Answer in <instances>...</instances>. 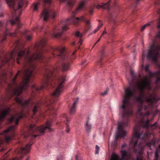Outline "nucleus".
<instances>
[{
    "label": "nucleus",
    "instance_id": "nucleus-25",
    "mask_svg": "<svg viewBox=\"0 0 160 160\" xmlns=\"http://www.w3.org/2000/svg\"><path fill=\"white\" fill-rule=\"evenodd\" d=\"M22 118V116L21 115H20L18 118H17V116H13L9 120V121L11 122H12L14 120H15V124L17 125L18 124L19 119Z\"/></svg>",
    "mask_w": 160,
    "mask_h": 160
},
{
    "label": "nucleus",
    "instance_id": "nucleus-7",
    "mask_svg": "<svg viewBox=\"0 0 160 160\" xmlns=\"http://www.w3.org/2000/svg\"><path fill=\"white\" fill-rule=\"evenodd\" d=\"M52 74V69H48L46 70L45 76V78L43 80L42 86L40 89L43 88L44 87H47L48 85L51 84V78Z\"/></svg>",
    "mask_w": 160,
    "mask_h": 160
},
{
    "label": "nucleus",
    "instance_id": "nucleus-15",
    "mask_svg": "<svg viewBox=\"0 0 160 160\" xmlns=\"http://www.w3.org/2000/svg\"><path fill=\"white\" fill-rule=\"evenodd\" d=\"M22 71L18 70L13 78L11 80L10 83L8 86V88H11L16 87L17 86L16 79L19 74L21 73Z\"/></svg>",
    "mask_w": 160,
    "mask_h": 160
},
{
    "label": "nucleus",
    "instance_id": "nucleus-52",
    "mask_svg": "<svg viewBox=\"0 0 160 160\" xmlns=\"http://www.w3.org/2000/svg\"><path fill=\"white\" fill-rule=\"evenodd\" d=\"M128 124V121L127 120L125 121V122L124 123H123V126H125L126 125Z\"/></svg>",
    "mask_w": 160,
    "mask_h": 160
},
{
    "label": "nucleus",
    "instance_id": "nucleus-6",
    "mask_svg": "<svg viewBox=\"0 0 160 160\" xmlns=\"http://www.w3.org/2000/svg\"><path fill=\"white\" fill-rule=\"evenodd\" d=\"M142 132L140 133L138 129L135 127L133 129V136L131 139L130 143H133L134 151L135 152H137V150L135 149L137 145V142L138 139L140 138L142 134Z\"/></svg>",
    "mask_w": 160,
    "mask_h": 160
},
{
    "label": "nucleus",
    "instance_id": "nucleus-61",
    "mask_svg": "<svg viewBox=\"0 0 160 160\" xmlns=\"http://www.w3.org/2000/svg\"><path fill=\"white\" fill-rule=\"evenodd\" d=\"M101 37H100V38L98 39V40H97V42H98L101 39Z\"/></svg>",
    "mask_w": 160,
    "mask_h": 160
},
{
    "label": "nucleus",
    "instance_id": "nucleus-41",
    "mask_svg": "<svg viewBox=\"0 0 160 160\" xmlns=\"http://www.w3.org/2000/svg\"><path fill=\"white\" fill-rule=\"evenodd\" d=\"M99 148L98 147L97 145H96V150L95 152L96 154H98V153L99 150Z\"/></svg>",
    "mask_w": 160,
    "mask_h": 160
},
{
    "label": "nucleus",
    "instance_id": "nucleus-64",
    "mask_svg": "<svg viewBox=\"0 0 160 160\" xmlns=\"http://www.w3.org/2000/svg\"><path fill=\"white\" fill-rule=\"evenodd\" d=\"M26 160H29V157L27 158Z\"/></svg>",
    "mask_w": 160,
    "mask_h": 160
},
{
    "label": "nucleus",
    "instance_id": "nucleus-23",
    "mask_svg": "<svg viewBox=\"0 0 160 160\" xmlns=\"http://www.w3.org/2000/svg\"><path fill=\"white\" fill-rule=\"evenodd\" d=\"M87 2V0H82L80 3L78 8H77L76 11H78L81 10L84 8Z\"/></svg>",
    "mask_w": 160,
    "mask_h": 160
},
{
    "label": "nucleus",
    "instance_id": "nucleus-4",
    "mask_svg": "<svg viewBox=\"0 0 160 160\" xmlns=\"http://www.w3.org/2000/svg\"><path fill=\"white\" fill-rule=\"evenodd\" d=\"M125 95L123 101V104L122 108L124 109L128 107L130 104V97L132 96L135 92V88H128L125 90Z\"/></svg>",
    "mask_w": 160,
    "mask_h": 160
},
{
    "label": "nucleus",
    "instance_id": "nucleus-43",
    "mask_svg": "<svg viewBox=\"0 0 160 160\" xmlns=\"http://www.w3.org/2000/svg\"><path fill=\"white\" fill-rule=\"evenodd\" d=\"M149 65H146L145 66V69L146 71H148L149 70Z\"/></svg>",
    "mask_w": 160,
    "mask_h": 160
},
{
    "label": "nucleus",
    "instance_id": "nucleus-19",
    "mask_svg": "<svg viewBox=\"0 0 160 160\" xmlns=\"http://www.w3.org/2000/svg\"><path fill=\"white\" fill-rule=\"evenodd\" d=\"M26 51V50L25 49H23L22 50H21L20 48L18 49V54L17 58V62L18 64H19L20 63L19 60L24 54L25 52Z\"/></svg>",
    "mask_w": 160,
    "mask_h": 160
},
{
    "label": "nucleus",
    "instance_id": "nucleus-1",
    "mask_svg": "<svg viewBox=\"0 0 160 160\" xmlns=\"http://www.w3.org/2000/svg\"><path fill=\"white\" fill-rule=\"evenodd\" d=\"M152 76L151 72L146 76H144L142 79L138 80L136 83L138 89L140 92V96L136 98L137 100L140 102L137 113V116H141L142 113L141 112L142 108V104L144 102L148 103L151 105H153V103L156 102L159 100V98L156 96H151V98H147L144 100L145 97L143 94V91L145 89H150V78Z\"/></svg>",
    "mask_w": 160,
    "mask_h": 160
},
{
    "label": "nucleus",
    "instance_id": "nucleus-2",
    "mask_svg": "<svg viewBox=\"0 0 160 160\" xmlns=\"http://www.w3.org/2000/svg\"><path fill=\"white\" fill-rule=\"evenodd\" d=\"M41 56V54L38 52L32 55L31 57L27 56L26 59L28 62L27 66L29 68L28 69H26L24 72V77L22 82L19 88H16L13 91L14 94L17 96L21 94L22 90L28 87V84L30 78L32 76V72L34 67V63L32 61L35 59L40 58Z\"/></svg>",
    "mask_w": 160,
    "mask_h": 160
},
{
    "label": "nucleus",
    "instance_id": "nucleus-13",
    "mask_svg": "<svg viewBox=\"0 0 160 160\" xmlns=\"http://www.w3.org/2000/svg\"><path fill=\"white\" fill-rule=\"evenodd\" d=\"M122 153V160H126L127 152L125 151L122 150L121 151ZM111 160H120L118 155L113 153L112 154Z\"/></svg>",
    "mask_w": 160,
    "mask_h": 160
},
{
    "label": "nucleus",
    "instance_id": "nucleus-62",
    "mask_svg": "<svg viewBox=\"0 0 160 160\" xmlns=\"http://www.w3.org/2000/svg\"><path fill=\"white\" fill-rule=\"evenodd\" d=\"M86 62V60H85L83 61L82 63H81V65H82L83 63H84Z\"/></svg>",
    "mask_w": 160,
    "mask_h": 160
},
{
    "label": "nucleus",
    "instance_id": "nucleus-42",
    "mask_svg": "<svg viewBox=\"0 0 160 160\" xmlns=\"http://www.w3.org/2000/svg\"><path fill=\"white\" fill-rule=\"evenodd\" d=\"M91 126H89L88 125V123L87 122L86 123V129L88 131L90 128Z\"/></svg>",
    "mask_w": 160,
    "mask_h": 160
},
{
    "label": "nucleus",
    "instance_id": "nucleus-58",
    "mask_svg": "<svg viewBox=\"0 0 160 160\" xmlns=\"http://www.w3.org/2000/svg\"><path fill=\"white\" fill-rule=\"evenodd\" d=\"M157 36L158 37H160V32L158 33L157 35Z\"/></svg>",
    "mask_w": 160,
    "mask_h": 160
},
{
    "label": "nucleus",
    "instance_id": "nucleus-18",
    "mask_svg": "<svg viewBox=\"0 0 160 160\" xmlns=\"http://www.w3.org/2000/svg\"><path fill=\"white\" fill-rule=\"evenodd\" d=\"M111 1L109 0L108 2L107 3H102L101 4L97 5L96 7L97 9H99L100 8L105 9H108L109 8V7L110 5V3Z\"/></svg>",
    "mask_w": 160,
    "mask_h": 160
},
{
    "label": "nucleus",
    "instance_id": "nucleus-59",
    "mask_svg": "<svg viewBox=\"0 0 160 160\" xmlns=\"http://www.w3.org/2000/svg\"><path fill=\"white\" fill-rule=\"evenodd\" d=\"M131 75L132 77H133V72L132 70H131Z\"/></svg>",
    "mask_w": 160,
    "mask_h": 160
},
{
    "label": "nucleus",
    "instance_id": "nucleus-57",
    "mask_svg": "<svg viewBox=\"0 0 160 160\" xmlns=\"http://www.w3.org/2000/svg\"><path fill=\"white\" fill-rule=\"evenodd\" d=\"M82 40H80L78 42L79 43H80V45H81L82 44Z\"/></svg>",
    "mask_w": 160,
    "mask_h": 160
},
{
    "label": "nucleus",
    "instance_id": "nucleus-11",
    "mask_svg": "<svg viewBox=\"0 0 160 160\" xmlns=\"http://www.w3.org/2000/svg\"><path fill=\"white\" fill-rule=\"evenodd\" d=\"M51 124V121H48L46 122V126L44 127L42 126H40L37 128L36 131L37 132H39L41 133H44V131L47 129L49 130V131H52V130L51 128H50Z\"/></svg>",
    "mask_w": 160,
    "mask_h": 160
},
{
    "label": "nucleus",
    "instance_id": "nucleus-46",
    "mask_svg": "<svg viewBox=\"0 0 160 160\" xmlns=\"http://www.w3.org/2000/svg\"><path fill=\"white\" fill-rule=\"evenodd\" d=\"M149 115H150L152 117V118H153L154 116L153 115V114H150L149 113H146V114L145 115H144V116H149Z\"/></svg>",
    "mask_w": 160,
    "mask_h": 160
},
{
    "label": "nucleus",
    "instance_id": "nucleus-36",
    "mask_svg": "<svg viewBox=\"0 0 160 160\" xmlns=\"http://www.w3.org/2000/svg\"><path fill=\"white\" fill-rule=\"evenodd\" d=\"M150 25V24L148 23L144 25L141 28V30L142 31L144 30V29L146 27L148 26H149Z\"/></svg>",
    "mask_w": 160,
    "mask_h": 160
},
{
    "label": "nucleus",
    "instance_id": "nucleus-9",
    "mask_svg": "<svg viewBox=\"0 0 160 160\" xmlns=\"http://www.w3.org/2000/svg\"><path fill=\"white\" fill-rule=\"evenodd\" d=\"M17 50V48H16L10 54H6L4 58L1 59V61L2 63V64H0V67H1L6 62H8L10 59H12L13 61L15 60L14 57L17 55L16 52Z\"/></svg>",
    "mask_w": 160,
    "mask_h": 160
},
{
    "label": "nucleus",
    "instance_id": "nucleus-38",
    "mask_svg": "<svg viewBox=\"0 0 160 160\" xmlns=\"http://www.w3.org/2000/svg\"><path fill=\"white\" fill-rule=\"evenodd\" d=\"M83 17H84L83 16H82L80 18H74L73 19V20L74 21H75L76 20H82L83 19Z\"/></svg>",
    "mask_w": 160,
    "mask_h": 160
},
{
    "label": "nucleus",
    "instance_id": "nucleus-34",
    "mask_svg": "<svg viewBox=\"0 0 160 160\" xmlns=\"http://www.w3.org/2000/svg\"><path fill=\"white\" fill-rule=\"evenodd\" d=\"M61 118L62 119V120L63 122L65 121V120H64V119L63 120V119H66L68 121H69L68 118H67V117L66 115H63V116L61 117Z\"/></svg>",
    "mask_w": 160,
    "mask_h": 160
},
{
    "label": "nucleus",
    "instance_id": "nucleus-60",
    "mask_svg": "<svg viewBox=\"0 0 160 160\" xmlns=\"http://www.w3.org/2000/svg\"><path fill=\"white\" fill-rule=\"evenodd\" d=\"M98 31V30H97L96 29H95L93 32V33H96L97 31Z\"/></svg>",
    "mask_w": 160,
    "mask_h": 160
},
{
    "label": "nucleus",
    "instance_id": "nucleus-20",
    "mask_svg": "<svg viewBox=\"0 0 160 160\" xmlns=\"http://www.w3.org/2000/svg\"><path fill=\"white\" fill-rule=\"evenodd\" d=\"M9 108H4L0 112V121L2 120L3 118L9 112Z\"/></svg>",
    "mask_w": 160,
    "mask_h": 160
},
{
    "label": "nucleus",
    "instance_id": "nucleus-56",
    "mask_svg": "<svg viewBox=\"0 0 160 160\" xmlns=\"http://www.w3.org/2000/svg\"><path fill=\"white\" fill-rule=\"evenodd\" d=\"M132 111H131L130 112L128 113H127L128 115H132Z\"/></svg>",
    "mask_w": 160,
    "mask_h": 160
},
{
    "label": "nucleus",
    "instance_id": "nucleus-37",
    "mask_svg": "<svg viewBox=\"0 0 160 160\" xmlns=\"http://www.w3.org/2000/svg\"><path fill=\"white\" fill-rule=\"evenodd\" d=\"M152 128L154 129H155L157 128V123L156 122H155L151 126Z\"/></svg>",
    "mask_w": 160,
    "mask_h": 160
},
{
    "label": "nucleus",
    "instance_id": "nucleus-12",
    "mask_svg": "<svg viewBox=\"0 0 160 160\" xmlns=\"http://www.w3.org/2000/svg\"><path fill=\"white\" fill-rule=\"evenodd\" d=\"M118 133L116 135V138L118 137L123 138L126 135L127 133V132L123 129L122 125L119 123H118Z\"/></svg>",
    "mask_w": 160,
    "mask_h": 160
},
{
    "label": "nucleus",
    "instance_id": "nucleus-44",
    "mask_svg": "<svg viewBox=\"0 0 160 160\" xmlns=\"http://www.w3.org/2000/svg\"><path fill=\"white\" fill-rule=\"evenodd\" d=\"M57 15V12H53L52 16V18H54Z\"/></svg>",
    "mask_w": 160,
    "mask_h": 160
},
{
    "label": "nucleus",
    "instance_id": "nucleus-54",
    "mask_svg": "<svg viewBox=\"0 0 160 160\" xmlns=\"http://www.w3.org/2000/svg\"><path fill=\"white\" fill-rule=\"evenodd\" d=\"M22 156H20V158L19 159L18 158H15L12 159V160H19V159H21V158H22Z\"/></svg>",
    "mask_w": 160,
    "mask_h": 160
},
{
    "label": "nucleus",
    "instance_id": "nucleus-28",
    "mask_svg": "<svg viewBox=\"0 0 160 160\" xmlns=\"http://www.w3.org/2000/svg\"><path fill=\"white\" fill-rule=\"evenodd\" d=\"M70 66L69 63H65L63 64L62 66V69L63 71H66L68 70Z\"/></svg>",
    "mask_w": 160,
    "mask_h": 160
},
{
    "label": "nucleus",
    "instance_id": "nucleus-8",
    "mask_svg": "<svg viewBox=\"0 0 160 160\" xmlns=\"http://www.w3.org/2000/svg\"><path fill=\"white\" fill-rule=\"evenodd\" d=\"M65 80V78L62 77L59 80L58 85L55 91L52 94V95L55 97H59L62 91V90L64 84V82Z\"/></svg>",
    "mask_w": 160,
    "mask_h": 160
},
{
    "label": "nucleus",
    "instance_id": "nucleus-53",
    "mask_svg": "<svg viewBox=\"0 0 160 160\" xmlns=\"http://www.w3.org/2000/svg\"><path fill=\"white\" fill-rule=\"evenodd\" d=\"M160 80V77H158L157 78V80L156 81V82L158 83L159 82V81Z\"/></svg>",
    "mask_w": 160,
    "mask_h": 160
},
{
    "label": "nucleus",
    "instance_id": "nucleus-63",
    "mask_svg": "<svg viewBox=\"0 0 160 160\" xmlns=\"http://www.w3.org/2000/svg\"><path fill=\"white\" fill-rule=\"evenodd\" d=\"M147 108V107L146 106H144V109L145 110H146Z\"/></svg>",
    "mask_w": 160,
    "mask_h": 160
},
{
    "label": "nucleus",
    "instance_id": "nucleus-49",
    "mask_svg": "<svg viewBox=\"0 0 160 160\" xmlns=\"http://www.w3.org/2000/svg\"><path fill=\"white\" fill-rule=\"evenodd\" d=\"M32 38V36H28L27 37V39L28 40H29Z\"/></svg>",
    "mask_w": 160,
    "mask_h": 160
},
{
    "label": "nucleus",
    "instance_id": "nucleus-3",
    "mask_svg": "<svg viewBox=\"0 0 160 160\" xmlns=\"http://www.w3.org/2000/svg\"><path fill=\"white\" fill-rule=\"evenodd\" d=\"M160 53V46L155 47L154 45H152L148 51L147 58L155 62L157 61Z\"/></svg>",
    "mask_w": 160,
    "mask_h": 160
},
{
    "label": "nucleus",
    "instance_id": "nucleus-29",
    "mask_svg": "<svg viewBox=\"0 0 160 160\" xmlns=\"http://www.w3.org/2000/svg\"><path fill=\"white\" fill-rule=\"evenodd\" d=\"M138 152L140 154H141L142 151L145 147L143 144H139L138 145Z\"/></svg>",
    "mask_w": 160,
    "mask_h": 160
},
{
    "label": "nucleus",
    "instance_id": "nucleus-45",
    "mask_svg": "<svg viewBox=\"0 0 160 160\" xmlns=\"http://www.w3.org/2000/svg\"><path fill=\"white\" fill-rule=\"evenodd\" d=\"M102 26V24H100L99 26H98L97 27V28H96V29L97 30H98V31L101 28V27Z\"/></svg>",
    "mask_w": 160,
    "mask_h": 160
},
{
    "label": "nucleus",
    "instance_id": "nucleus-22",
    "mask_svg": "<svg viewBox=\"0 0 160 160\" xmlns=\"http://www.w3.org/2000/svg\"><path fill=\"white\" fill-rule=\"evenodd\" d=\"M49 11L48 10H44L42 13L41 17L43 18L44 21L47 20L49 17Z\"/></svg>",
    "mask_w": 160,
    "mask_h": 160
},
{
    "label": "nucleus",
    "instance_id": "nucleus-17",
    "mask_svg": "<svg viewBox=\"0 0 160 160\" xmlns=\"http://www.w3.org/2000/svg\"><path fill=\"white\" fill-rule=\"evenodd\" d=\"M15 100L19 105H21L22 106L28 105L31 103L30 100L29 99L28 101H25L22 102V100L21 98L17 97L15 98Z\"/></svg>",
    "mask_w": 160,
    "mask_h": 160
},
{
    "label": "nucleus",
    "instance_id": "nucleus-21",
    "mask_svg": "<svg viewBox=\"0 0 160 160\" xmlns=\"http://www.w3.org/2000/svg\"><path fill=\"white\" fill-rule=\"evenodd\" d=\"M68 27L66 26H63L61 29L59 30V31L58 33L54 34L53 35L54 37H60L62 32L65 31H66L68 29Z\"/></svg>",
    "mask_w": 160,
    "mask_h": 160
},
{
    "label": "nucleus",
    "instance_id": "nucleus-10",
    "mask_svg": "<svg viewBox=\"0 0 160 160\" xmlns=\"http://www.w3.org/2000/svg\"><path fill=\"white\" fill-rule=\"evenodd\" d=\"M15 128V126L10 127L5 130L3 133L2 134H4L6 133L11 134V135L10 136H7L5 137V140L6 142H8L12 139V137L14 136V134L13 132V131Z\"/></svg>",
    "mask_w": 160,
    "mask_h": 160
},
{
    "label": "nucleus",
    "instance_id": "nucleus-33",
    "mask_svg": "<svg viewBox=\"0 0 160 160\" xmlns=\"http://www.w3.org/2000/svg\"><path fill=\"white\" fill-rule=\"evenodd\" d=\"M39 2H37V3L34 4L33 5V10L35 11H37V10L38 9L37 7L38 5H39Z\"/></svg>",
    "mask_w": 160,
    "mask_h": 160
},
{
    "label": "nucleus",
    "instance_id": "nucleus-48",
    "mask_svg": "<svg viewBox=\"0 0 160 160\" xmlns=\"http://www.w3.org/2000/svg\"><path fill=\"white\" fill-rule=\"evenodd\" d=\"M34 128V126L32 125H31L29 127V131H30L31 130Z\"/></svg>",
    "mask_w": 160,
    "mask_h": 160
},
{
    "label": "nucleus",
    "instance_id": "nucleus-47",
    "mask_svg": "<svg viewBox=\"0 0 160 160\" xmlns=\"http://www.w3.org/2000/svg\"><path fill=\"white\" fill-rule=\"evenodd\" d=\"M43 1L45 3H50L51 2V0H43Z\"/></svg>",
    "mask_w": 160,
    "mask_h": 160
},
{
    "label": "nucleus",
    "instance_id": "nucleus-5",
    "mask_svg": "<svg viewBox=\"0 0 160 160\" xmlns=\"http://www.w3.org/2000/svg\"><path fill=\"white\" fill-rule=\"evenodd\" d=\"M26 0H7L6 2L10 8H12L14 11L22 8L23 3Z\"/></svg>",
    "mask_w": 160,
    "mask_h": 160
},
{
    "label": "nucleus",
    "instance_id": "nucleus-51",
    "mask_svg": "<svg viewBox=\"0 0 160 160\" xmlns=\"http://www.w3.org/2000/svg\"><path fill=\"white\" fill-rule=\"evenodd\" d=\"M107 33V32L105 31V30H104L103 31V32H102V33L101 35V36H100L101 37L103 35L106 34Z\"/></svg>",
    "mask_w": 160,
    "mask_h": 160
},
{
    "label": "nucleus",
    "instance_id": "nucleus-50",
    "mask_svg": "<svg viewBox=\"0 0 160 160\" xmlns=\"http://www.w3.org/2000/svg\"><path fill=\"white\" fill-rule=\"evenodd\" d=\"M108 91H107H107H105L104 92H103V93H101V94H102V95H105L106 94L108 93Z\"/></svg>",
    "mask_w": 160,
    "mask_h": 160
},
{
    "label": "nucleus",
    "instance_id": "nucleus-16",
    "mask_svg": "<svg viewBox=\"0 0 160 160\" xmlns=\"http://www.w3.org/2000/svg\"><path fill=\"white\" fill-rule=\"evenodd\" d=\"M64 50V47H58L55 48L53 51V54L54 56L56 55L57 56H60L61 54L63 52Z\"/></svg>",
    "mask_w": 160,
    "mask_h": 160
},
{
    "label": "nucleus",
    "instance_id": "nucleus-31",
    "mask_svg": "<svg viewBox=\"0 0 160 160\" xmlns=\"http://www.w3.org/2000/svg\"><path fill=\"white\" fill-rule=\"evenodd\" d=\"M46 43V40L45 39H42L39 43V45L42 46L44 45Z\"/></svg>",
    "mask_w": 160,
    "mask_h": 160
},
{
    "label": "nucleus",
    "instance_id": "nucleus-14",
    "mask_svg": "<svg viewBox=\"0 0 160 160\" xmlns=\"http://www.w3.org/2000/svg\"><path fill=\"white\" fill-rule=\"evenodd\" d=\"M30 144H27L26 147L24 148H22L20 149H16L15 152H18L19 154H20L22 153H26L29 152L31 148L30 145Z\"/></svg>",
    "mask_w": 160,
    "mask_h": 160
},
{
    "label": "nucleus",
    "instance_id": "nucleus-39",
    "mask_svg": "<svg viewBox=\"0 0 160 160\" xmlns=\"http://www.w3.org/2000/svg\"><path fill=\"white\" fill-rule=\"evenodd\" d=\"M155 142L153 141H152L150 142H149L148 144H147V145H148L149 146H151L152 145H154Z\"/></svg>",
    "mask_w": 160,
    "mask_h": 160
},
{
    "label": "nucleus",
    "instance_id": "nucleus-40",
    "mask_svg": "<svg viewBox=\"0 0 160 160\" xmlns=\"http://www.w3.org/2000/svg\"><path fill=\"white\" fill-rule=\"evenodd\" d=\"M76 35L77 37H81L82 35L79 32H77L76 33Z\"/></svg>",
    "mask_w": 160,
    "mask_h": 160
},
{
    "label": "nucleus",
    "instance_id": "nucleus-55",
    "mask_svg": "<svg viewBox=\"0 0 160 160\" xmlns=\"http://www.w3.org/2000/svg\"><path fill=\"white\" fill-rule=\"evenodd\" d=\"M85 22H86V24H90V23L89 21H86Z\"/></svg>",
    "mask_w": 160,
    "mask_h": 160
},
{
    "label": "nucleus",
    "instance_id": "nucleus-27",
    "mask_svg": "<svg viewBox=\"0 0 160 160\" xmlns=\"http://www.w3.org/2000/svg\"><path fill=\"white\" fill-rule=\"evenodd\" d=\"M40 106V104L39 103H36L34 104L33 108L32 110L33 112L34 113L38 111L39 108Z\"/></svg>",
    "mask_w": 160,
    "mask_h": 160
},
{
    "label": "nucleus",
    "instance_id": "nucleus-24",
    "mask_svg": "<svg viewBox=\"0 0 160 160\" xmlns=\"http://www.w3.org/2000/svg\"><path fill=\"white\" fill-rule=\"evenodd\" d=\"M77 103V101H75L73 103L72 106L70 108V114L71 115H72L76 111V104Z\"/></svg>",
    "mask_w": 160,
    "mask_h": 160
},
{
    "label": "nucleus",
    "instance_id": "nucleus-26",
    "mask_svg": "<svg viewBox=\"0 0 160 160\" xmlns=\"http://www.w3.org/2000/svg\"><path fill=\"white\" fill-rule=\"evenodd\" d=\"M19 17H18L16 18V19L15 20H11L9 21L10 23L12 25H13L15 24H18V28H20L21 26V24H18L19 22Z\"/></svg>",
    "mask_w": 160,
    "mask_h": 160
},
{
    "label": "nucleus",
    "instance_id": "nucleus-35",
    "mask_svg": "<svg viewBox=\"0 0 160 160\" xmlns=\"http://www.w3.org/2000/svg\"><path fill=\"white\" fill-rule=\"evenodd\" d=\"M149 122V120L147 119L146 122H145V125L143 126V127L145 128H148V122Z\"/></svg>",
    "mask_w": 160,
    "mask_h": 160
},
{
    "label": "nucleus",
    "instance_id": "nucleus-30",
    "mask_svg": "<svg viewBox=\"0 0 160 160\" xmlns=\"http://www.w3.org/2000/svg\"><path fill=\"white\" fill-rule=\"evenodd\" d=\"M75 2V0H69L68 2L67 5L70 8H72Z\"/></svg>",
    "mask_w": 160,
    "mask_h": 160
},
{
    "label": "nucleus",
    "instance_id": "nucleus-32",
    "mask_svg": "<svg viewBox=\"0 0 160 160\" xmlns=\"http://www.w3.org/2000/svg\"><path fill=\"white\" fill-rule=\"evenodd\" d=\"M158 151L156 150L155 152V156L154 160H158Z\"/></svg>",
    "mask_w": 160,
    "mask_h": 160
}]
</instances>
